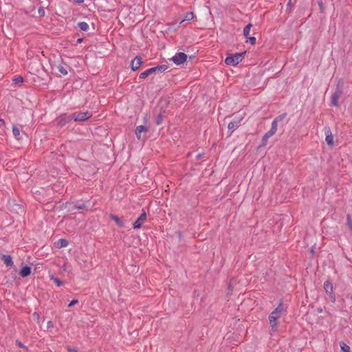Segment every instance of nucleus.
I'll return each instance as SVG.
<instances>
[{
    "instance_id": "1",
    "label": "nucleus",
    "mask_w": 352,
    "mask_h": 352,
    "mask_svg": "<svg viewBox=\"0 0 352 352\" xmlns=\"http://www.w3.org/2000/svg\"><path fill=\"white\" fill-rule=\"evenodd\" d=\"M284 311L282 302H280L277 307L270 314L269 320L272 329L276 327L277 320L280 317L281 314Z\"/></svg>"
},
{
    "instance_id": "2",
    "label": "nucleus",
    "mask_w": 352,
    "mask_h": 352,
    "mask_svg": "<svg viewBox=\"0 0 352 352\" xmlns=\"http://www.w3.org/2000/svg\"><path fill=\"white\" fill-rule=\"evenodd\" d=\"M343 93V83L340 80L336 86L334 93L331 96V105L339 106L338 100Z\"/></svg>"
},
{
    "instance_id": "3",
    "label": "nucleus",
    "mask_w": 352,
    "mask_h": 352,
    "mask_svg": "<svg viewBox=\"0 0 352 352\" xmlns=\"http://www.w3.org/2000/svg\"><path fill=\"white\" fill-rule=\"evenodd\" d=\"M167 69H168V66L166 65H157L156 67L149 68L147 70L142 72L140 74V78L144 79V78H146V77H148L149 75H151L152 74H154V73H162L164 71H166Z\"/></svg>"
},
{
    "instance_id": "4",
    "label": "nucleus",
    "mask_w": 352,
    "mask_h": 352,
    "mask_svg": "<svg viewBox=\"0 0 352 352\" xmlns=\"http://www.w3.org/2000/svg\"><path fill=\"white\" fill-rule=\"evenodd\" d=\"M245 54V52L236 53L234 55L228 56L225 59V63L228 65L235 66L242 61Z\"/></svg>"
},
{
    "instance_id": "5",
    "label": "nucleus",
    "mask_w": 352,
    "mask_h": 352,
    "mask_svg": "<svg viewBox=\"0 0 352 352\" xmlns=\"http://www.w3.org/2000/svg\"><path fill=\"white\" fill-rule=\"evenodd\" d=\"M72 116L75 122H83L90 118L92 116V113L88 111L80 113L75 112L72 114Z\"/></svg>"
},
{
    "instance_id": "6",
    "label": "nucleus",
    "mask_w": 352,
    "mask_h": 352,
    "mask_svg": "<svg viewBox=\"0 0 352 352\" xmlns=\"http://www.w3.org/2000/svg\"><path fill=\"white\" fill-rule=\"evenodd\" d=\"M187 59V55L184 52L177 53L173 58L172 60L176 65L184 63Z\"/></svg>"
},
{
    "instance_id": "7",
    "label": "nucleus",
    "mask_w": 352,
    "mask_h": 352,
    "mask_svg": "<svg viewBox=\"0 0 352 352\" xmlns=\"http://www.w3.org/2000/svg\"><path fill=\"white\" fill-rule=\"evenodd\" d=\"M146 219V213L143 210L141 215L139 217V218L133 223V228L134 229H139L142 227V224L145 222Z\"/></svg>"
},
{
    "instance_id": "8",
    "label": "nucleus",
    "mask_w": 352,
    "mask_h": 352,
    "mask_svg": "<svg viewBox=\"0 0 352 352\" xmlns=\"http://www.w3.org/2000/svg\"><path fill=\"white\" fill-rule=\"evenodd\" d=\"M243 118L242 117H234L232 121H231L228 126V128L230 131L233 132L234 130H236L241 124V122L242 121Z\"/></svg>"
},
{
    "instance_id": "9",
    "label": "nucleus",
    "mask_w": 352,
    "mask_h": 352,
    "mask_svg": "<svg viewBox=\"0 0 352 352\" xmlns=\"http://www.w3.org/2000/svg\"><path fill=\"white\" fill-rule=\"evenodd\" d=\"M324 289H325L326 293L331 296V301L335 302L336 298L333 294V286L331 282L329 280H326L324 283Z\"/></svg>"
},
{
    "instance_id": "10",
    "label": "nucleus",
    "mask_w": 352,
    "mask_h": 352,
    "mask_svg": "<svg viewBox=\"0 0 352 352\" xmlns=\"http://www.w3.org/2000/svg\"><path fill=\"white\" fill-rule=\"evenodd\" d=\"M325 140L328 145L332 146L333 144V135L329 127L324 128Z\"/></svg>"
},
{
    "instance_id": "11",
    "label": "nucleus",
    "mask_w": 352,
    "mask_h": 352,
    "mask_svg": "<svg viewBox=\"0 0 352 352\" xmlns=\"http://www.w3.org/2000/svg\"><path fill=\"white\" fill-rule=\"evenodd\" d=\"M110 219L113 221L116 225L120 228H124V223L125 221L123 217H119L117 215L111 214L109 215Z\"/></svg>"
},
{
    "instance_id": "12",
    "label": "nucleus",
    "mask_w": 352,
    "mask_h": 352,
    "mask_svg": "<svg viewBox=\"0 0 352 352\" xmlns=\"http://www.w3.org/2000/svg\"><path fill=\"white\" fill-rule=\"evenodd\" d=\"M143 63L140 56H135V58L131 63V67L132 70L136 71L139 69L140 65Z\"/></svg>"
},
{
    "instance_id": "13",
    "label": "nucleus",
    "mask_w": 352,
    "mask_h": 352,
    "mask_svg": "<svg viewBox=\"0 0 352 352\" xmlns=\"http://www.w3.org/2000/svg\"><path fill=\"white\" fill-rule=\"evenodd\" d=\"M71 120H72V116L63 114L57 119L58 124L60 126H64L65 124L68 123Z\"/></svg>"
},
{
    "instance_id": "14",
    "label": "nucleus",
    "mask_w": 352,
    "mask_h": 352,
    "mask_svg": "<svg viewBox=\"0 0 352 352\" xmlns=\"http://www.w3.org/2000/svg\"><path fill=\"white\" fill-rule=\"evenodd\" d=\"M148 131V128L145 126H143V125L138 126L136 127L135 131L137 138L138 140H140L142 133L146 132Z\"/></svg>"
},
{
    "instance_id": "15",
    "label": "nucleus",
    "mask_w": 352,
    "mask_h": 352,
    "mask_svg": "<svg viewBox=\"0 0 352 352\" xmlns=\"http://www.w3.org/2000/svg\"><path fill=\"white\" fill-rule=\"evenodd\" d=\"M1 258L2 261H3L4 263L8 267H11L14 264L13 261H12V258L10 255L2 254L1 256Z\"/></svg>"
},
{
    "instance_id": "16",
    "label": "nucleus",
    "mask_w": 352,
    "mask_h": 352,
    "mask_svg": "<svg viewBox=\"0 0 352 352\" xmlns=\"http://www.w3.org/2000/svg\"><path fill=\"white\" fill-rule=\"evenodd\" d=\"M31 272H32L31 267L28 265H25L20 270L19 274L22 277H27L31 274Z\"/></svg>"
},
{
    "instance_id": "17",
    "label": "nucleus",
    "mask_w": 352,
    "mask_h": 352,
    "mask_svg": "<svg viewBox=\"0 0 352 352\" xmlns=\"http://www.w3.org/2000/svg\"><path fill=\"white\" fill-rule=\"evenodd\" d=\"M69 67V66L67 65H57L56 68L58 69V71L62 74L63 76H65L67 74V68Z\"/></svg>"
},
{
    "instance_id": "18",
    "label": "nucleus",
    "mask_w": 352,
    "mask_h": 352,
    "mask_svg": "<svg viewBox=\"0 0 352 352\" xmlns=\"http://www.w3.org/2000/svg\"><path fill=\"white\" fill-rule=\"evenodd\" d=\"M68 245V241L64 239H60L56 242V247L58 248H61L63 247H66Z\"/></svg>"
},
{
    "instance_id": "19",
    "label": "nucleus",
    "mask_w": 352,
    "mask_h": 352,
    "mask_svg": "<svg viewBox=\"0 0 352 352\" xmlns=\"http://www.w3.org/2000/svg\"><path fill=\"white\" fill-rule=\"evenodd\" d=\"M78 27L82 31H87L89 30V25L87 22L81 21L78 23Z\"/></svg>"
},
{
    "instance_id": "20",
    "label": "nucleus",
    "mask_w": 352,
    "mask_h": 352,
    "mask_svg": "<svg viewBox=\"0 0 352 352\" xmlns=\"http://www.w3.org/2000/svg\"><path fill=\"white\" fill-rule=\"evenodd\" d=\"M194 18V14L192 12H187L184 15V19L180 22V23H182L185 21H191Z\"/></svg>"
},
{
    "instance_id": "21",
    "label": "nucleus",
    "mask_w": 352,
    "mask_h": 352,
    "mask_svg": "<svg viewBox=\"0 0 352 352\" xmlns=\"http://www.w3.org/2000/svg\"><path fill=\"white\" fill-rule=\"evenodd\" d=\"M252 27V25L251 23H249L244 28L243 35L245 38H248V36L250 34V32Z\"/></svg>"
},
{
    "instance_id": "22",
    "label": "nucleus",
    "mask_w": 352,
    "mask_h": 352,
    "mask_svg": "<svg viewBox=\"0 0 352 352\" xmlns=\"http://www.w3.org/2000/svg\"><path fill=\"white\" fill-rule=\"evenodd\" d=\"M12 133L17 140H20V129L15 125L12 126Z\"/></svg>"
},
{
    "instance_id": "23",
    "label": "nucleus",
    "mask_w": 352,
    "mask_h": 352,
    "mask_svg": "<svg viewBox=\"0 0 352 352\" xmlns=\"http://www.w3.org/2000/svg\"><path fill=\"white\" fill-rule=\"evenodd\" d=\"M271 137H272V135H269V133H267H267H265L264 134V135L263 136V138H262V143H261V146H265V145L267 144V141H268V139H269L270 138H271Z\"/></svg>"
},
{
    "instance_id": "24",
    "label": "nucleus",
    "mask_w": 352,
    "mask_h": 352,
    "mask_svg": "<svg viewBox=\"0 0 352 352\" xmlns=\"http://www.w3.org/2000/svg\"><path fill=\"white\" fill-rule=\"evenodd\" d=\"M164 118V116L162 113H160L159 115H157L155 120L156 125H160L162 123Z\"/></svg>"
},
{
    "instance_id": "25",
    "label": "nucleus",
    "mask_w": 352,
    "mask_h": 352,
    "mask_svg": "<svg viewBox=\"0 0 352 352\" xmlns=\"http://www.w3.org/2000/svg\"><path fill=\"white\" fill-rule=\"evenodd\" d=\"M340 346L342 352H350V346L343 342H341Z\"/></svg>"
},
{
    "instance_id": "26",
    "label": "nucleus",
    "mask_w": 352,
    "mask_h": 352,
    "mask_svg": "<svg viewBox=\"0 0 352 352\" xmlns=\"http://www.w3.org/2000/svg\"><path fill=\"white\" fill-rule=\"evenodd\" d=\"M23 82V78L21 76H18L13 79V82L15 85H21Z\"/></svg>"
},
{
    "instance_id": "27",
    "label": "nucleus",
    "mask_w": 352,
    "mask_h": 352,
    "mask_svg": "<svg viewBox=\"0 0 352 352\" xmlns=\"http://www.w3.org/2000/svg\"><path fill=\"white\" fill-rule=\"evenodd\" d=\"M287 113H283L276 117L273 121H276V123H278V122L282 121L283 119H285Z\"/></svg>"
},
{
    "instance_id": "28",
    "label": "nucleus",
    "mask_w": 352,
    "mask_h": 352,
    "mask_svg": "<svg viewBox=\"0 0 352 352\" xmlns=\"http://www.w3.org/2000/svg\"><path fill=\"white\" fill-rule=\"evenodd\" d=\"M74 208L77 210H82L86 208V206L85 204H76L74 206Z\"/></svg>"
},
{
    "instance_id": "29",
    "label": "nucleus",
    "mask_w": 352,
    "mask_h": 352,
    "mask_svg": "<svg viewBox=\"0 0 352 352\" xmlns=\"http://www.w3.org/2000/svg\"><path fill=\"white\" fill-rule=\"evenodd\" d=\"M52 279L54 280V283L58 287L63 285V282L57 278L52 277Z\"/></svg>"
},
{
    "instance_id": "30",
    "label": "nucleus",
    "mask_w": 352,
    "mask_h": 352,
    "mask_svg": "<svg viewBox=\"0 0 352 352\" xmlns=\"http://www.w3.org/2000/svg\"><path fill=\"white\" fill-rule=\"evenodd\" d=\"M16 344L19 347L23 348L25 351L28 350V348L25 345H23L22 342L19 340L16 341Z\"/></svg>"
},
{
    "instance_id": "31",
    "label": "nucleus",
    "mask_w": 352,
    "mask_h": 352,
    "mask_svg": "<svg viewBox=\"0 0 352 352\" xmlns=\"http://www.w3.org/2000/svg\"><path fill=\"white\" fill-rule=\"evenodd\" d=\"M270 129L274 131L275 132H276V131H277V123H276V121H273L272 122V126H271Z\"/></svg>"
},
{
    "instance_id": "32",
    "label": "nucleus",
    "mask_w": 352,
    "mask_h": 352,
    "mask_svg": "<svg viewBox=\"0 0 352 352\" xmlns=\"http://www.w3.org/2000/svg\"><path fill=\"white\" fill-rule=\"evenodd\" d=\"M38 12L41 16H43L45 15V10L43 7H40L38 10Z\"/></svg>"
},
{
    "instance_id": "33",
    "label": "nucleus",
    "mask_w": 352,
    "mask_h": 352,
    "mask_svg": "<svg viewBox=\"0 0 352 352\" xmlns=\"http://www.w3.org/2000/svg\"><path fill=\"white\" fill-rule=\"evenodd\" d=\"M250 41V43L252 45H254L256 43V38L254 36L249 37L248 38Z\"/></svg>"
},
{
    "instance_id": "34",
    "label": "nucleus",
    "mask_w": 352,
    "mask_h": 352,
    "mask_svg": "<svg viewBox=\"0 0 352 352\" xmlns=\"http://www.w3.org/2000/svg\"><path fill=\"white\" fill-rule=\"evenodd\" d=\"M78 302V300H72L69 304L68 305V307H72L74 306V305H76L77 303Z\"/></svg>"
},
{
    "instance_id": "35",
    "label": "nucleus",
    "mask_w": 352,
    "mask_h": 352,
    "mask_svg": "<svg viewBox=\"0 0 352 352\" xmlns=\"http://www.w3.org/2000/svg\"><path fill=\"white\" fill-rule=\"evenodd\" d=\"M267 133H269V135H271L272 136L276 133V132L274 131L271 130V129L270 131H268Z\"/></svg>"
},
{
    "instance_id": "36",
    "label": "nucleus",
    "mask_w": 352,
    "mask_h": 352,
    "mask_svg": "<svg viewBox=\"0 0 352 352\" xmlns=\"http://www.w3.org/2000/svg\"><path fill=\"white\" fill-rule=\"evenodd\" d=\"M33 316H34V318H36V319H38V318H39V315H38V314H37L36 312H34V313L33 314Z\"/></svg>"
},
{
    "instance_id": "37",
    "label": "nucleus",
    "mask_w": 352,
    "mask_h": 352,
    "mask_svg": "<svg viewBox=\"0 0 352 352\" xmlns=\"http://www.w3.org/2000/svg\"><path fill=\"white\" fill-rule=\"evenodd\" d=\"M5 124V122L3 119L0 118V126H3Z\"/></svg>"
},
{
    "instance_id": "38",
    "label": "nucleus",
    "mask_w": 352,
    "mask_h": 352,
    "mask_svg": "<svg viewBox=\"0 0 352 352\" xmlns=\"http://www.w3.org/2000/svg\"><path fill=\"white\" fill-rule=\"evenodd\" d=\"M77 3H82L85 0H74Z\"/></svg>"
},
{
    "instance_id": "39",
    "label": "nucleus",
    "mask_w": 352,
    "mask_h": 352,
    "mask_svg": "<svg viewBox=\"0 0 352 352\" xmlns=\"http://www.w3.org/2000/svg\"><path fill=\"white\" fill-rule=\"evenodd\" d=\"M47 326H48V327H53L52 322V321H49L47 322Z\"/></svg>"
},
{
    "instance_id": "40",
    "label": "nucleus",
    "mask_w": 352,
    "mask_h": 352,
    "mask_svg": "<svg viewBox=\"0 0 352 352\" xmlns=\"http://www.w3.org/2000/svg\"><path fill=\"white\" fill-rule=\"evenodd\" d=\"M82 41V38H78V39L77 40V43H80Z\"/></svg>"
},
{
    "instance_id": "41",
    "label": "nucleus",
    "mask_w": 352,
    "mask_h": 352,
    "mask_svg": "<svg viewBox=\"0 0 352 352\" xmlns=\"http://www.w3.org/2000/svg\"><path fill=\"white\" fill-rule=\"evenodd\" d=\"M69 351L70 352H78V351L76 349H71V350H69Z\"/></svg>"
},
{
    "instance_id": "42",
    "label": "nucleus",
    "mask_w": 352,
    "mask_h": 352,
    "mask_svg": "<svg viewBox=\"0 0 352 352\" xmlns=\"http://www.w3.org/2000/svg\"><path fill=\"white\" fill-rule=\"evenodd\" d=\"M200 157H201V155H200V154H199V155H197V158H200Z\"/></svg>"
},
{
    "instance_id": "43",
    "label": "nucleus",
    "mask_w": 352,
    "mask_h": 352,
    "mask_svg": "<svg viewBox=\"0 0 352 352\" xmlns=\"http://www.w3.org/2000/svg\"><path fill=\"white\" fill-rule=\"evenodd\" d=\"M319 6L321 7V6H322V2H320V3H319Z\"/></svg>"
}]
</instances>
